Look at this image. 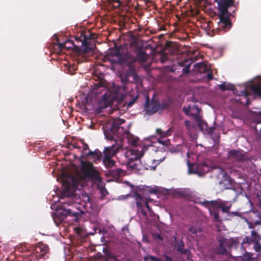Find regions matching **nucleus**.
Masks as SVG:
<instances>
[{
    "label": "nucleus",
    "instance_id": "1",
    "mask_svg": "<svg viewBox=\"0 0 261 261\" xmlns=\"http://www.w3.org/2000/svg\"><path fill=\"white\" fill-rule=\"evenodd\" d=\"M218 4V16L219 21L217 23L218 27L214 28L212 33L208 34L213 36L216 34H220V32H226L232 27V22L230 19L231 16H234L235 12L237 10L234 0H215Z\"/></svg>",
    "mask_w": 261,
    "mask_h": 261
},
{
    "label": "nucleus",
    "instance_id": "2",
    "mask_svg": "<svg viewBox=\"0 0 261 261\" xmlns=\"http://www.w3.org/2000/svg\"><path fill=\"white\" fill-rule=\"evenodd\" d=\"M144 153L142 149L139 151L133 149L126 151L125 155V158L127 159L126 166L129 170L134 171L136 173L141 170L142 163L140 159L144 155Z\"/></svg>",
    "mask_w": 261,
    "mask_h": 261
},
{
    "label": "nucleus",
    "instance_id": "3",
    "mask_svg": "<svg viewBox=\"0 0 261 261\" xmlns=\"http://www.w3.org/2000/svg\"><path fill=\"white\" fill-rule=\"evenodd\" d=\"M122 148L121 144H112L110 146L106 147L104 150L103 163L107 168H111L115 165V162L111 157L115 155L118 151Z\"/></svg>",
    "mask_w": 261,
    "mask_h": 261
},
{
    "label": "nucleus",
    "instance_id": "4",
    "mask_svg": "<svg viewBox=\"0 0 261 261\" xmlns=\"http://www.w3.org/2000/svg\"><path fill=\"white\" fill-rule=\"evenodd\" d=\"M81 171L84 176L95 181H101L99 172L94 168L92 163L81 161Z\"/></svg>",
    "mask_w": 261,
    "mask_h": 261
},
{
    "label": "nucleus",
    "instance_id": "5",
    "mask_svg": "<svg viewBox=\"0 0 261 261\" xmlns=\"http://www.w3.org/2000/svg\"><path fill=\"white\" fill-rule=\"evenodd\" d=\"M136 59L129 53H124L118 61L119 65H125L129 67L127 74L135 76L136 73L134 68V63Z\"/></svg>",
    "mask_w": 261,
    "mask_h": 261
},
{
    "label": "nucleus",
    "instance_id": "6",
    "mask_svg": "<svg viewBox=\"0 0 261 261\" xmlns=\"http://www.w3.org/2000/svg\"><path fill=\"white\" fill-rule=\"evenodd\" d=\"M242 244H253L254 250L256 252H259L261 251V235L252 230L250 237L246 236L244 238Z\"/></svg>",
    "mask_w": 261,
    "mask_h": 261
},
{
    "label": "nucleus",
    "instance_id": "7",
    "mask_svg": "<svg viewBox=\"0 0 261 261\" xmlns=\"http://www.w3.org/2000/svg\"><path fill=\"white\" fill-rule=\"evenodd\" d=\"M189 171L191 173L197 174L199 176H203L212 169L211 167L205 163L189 164L188 163Z\"/></svg>",
    "mask_w": 261,
    "mask_h": 261
},
{
    "label": "nucleus",
    "instance_id": "8",
    "mask_svg": "<svg viewBox=\"0 0 261 261\" xmlns=\"http://www.w3.org/2000/svg\"><path fill=\"white\" fill-rule=\"evenodd\" d=\"M227 159L235 162L244 163L250 160L247 153L239 149H231L229 150L227 154Z\"/></svg>",
    "mask_w": 261,
    "mask_h": 261
},
{
    "label": "nucleus",
    "instance_id": "9",
    "mask_svg": "<svg viewBox=\"0 0 261 261\" xmlns=\"http://www.w3.org/2000/svg\"><path fill=\"white\" fill-rule=\"evenodd\" d=\"M219 242V246L217 248L218 254L226 255L227 253L226 248H229L236 243V239L234 238L227 239L224 237H219L217 239Z\"/></svg>",
    "mask_w": 261,
    "mask_h": 261
},
{
    "label": "nucleus",
    "instance_id": "10",
    "mask_svg": "<svg viewBox=\"0 0 261 261\" xmlns=\"http://www.w3.org/2000/svg\"><path fill=\"white\" fill-rule=\"evenodd\" d=\"M95 35L94 34H90L89 36L85 35L84 40L82 43V46L81 48H77L79 53L80 54L86 55L93 54V44H90L89 42L87 40V39H91L94 38Z\"/></svg>",
    "mask_w": 261,
    "mask_h": 261
},
{
    "label": "nucleus",
    "instance_id": "11",
    "mask_svg": "<svg viewBox=\"0 0 261 261\" xmlns=\"http://www.w3.org/2000/svg\"><path fill=\"white\" fill-rule=\"evenodd\" d=\"M165 159V156L161 158H148L143 160V167L146 170H154L158 165H159Z\"/></svg>",
    "mask_w": 261,
    "mask_h": 261
},
{
    "label": "nucleus",
    "instance_id": "12",
    "mask_svg": "<svg viewBox=\"0 0 261 261\" xmlns=\"http://www.w3.org/2000/svg\"><path fill=\"white\" fill-rule=\"evenodd\" d=\"M160 103L158 100H152L149 102V98L147 97L145 103V110L148 115H152L160 111Z\"/></svg>",
    "mask_w": 261,
    "mask_h": 261
},
{
    "label": "nucleus",
    "instance_id": "13",
    "mask_svg": "<svg viewBox=\"0 0 261 261\" xmlns=\"http://www.w3.org/2000/svg\"><path fill=\"white\" fill-rule=\"evenodd\" d=\"M123 54H121L117 48H111L106 55L105 58L112 63L118 64V60Z\"/></svg>",
    "mask_w": 261,
    "mask_h": 261
},
{
    "label": "nucleus",
    "instance_id": "14",
    "mask_svg": "<svg viewBox=\"0 0 261 261\" xmlns=\"http://www.w3.org/2000/svg\"><path fill=\"white\" fill-rule=\"evenodd\" d=\"M133 197L136 200L138 212H140L143 216H147V213L144 209V200L143 197L137 192H134Z\"/></svg>",
    "mask_w": 261,
    "mask_h": 261
},
{
    "label": "nucleus",
    "instance_id": "15",
    "mask_svg": "<svg viewBox=\"0 0 261 261\" xmlns=\"http://www.w3.org/2000/svg\"><path fill=\"white\" fill-rule=\"evenodd\" d=\"M49 251V248L47 245L39 242L36 244L34 249V253L37 257L43 258L44 255Z\"/></svg>",
    "mask_w": 261,
    "mask_h": 261
},
{
    "label": "nucleus",
    "instance_id": "16",
    "mask_svg": "<svg viewBox=\"0 0 261 261\" xmlns=\"http://www.w3.org/2000/svg\"><path fill=\"white\" fill-rule=\"evenodd\" d=\"M112 101L111 97L108 94L105 93L102 95V98L99 100L98 105L99 110H103L112 106Z\"/></svg>",
    "mask_w": 261,
    "mask_h": 261
},
{
    "label": "nucleus",
    "instance_id": "17",
    "mask_svg": "<svg viewBox=\"0 0 261 261\" xmlns=\"http://www.w3.org/2000/svg\"><path fill=\"white\" fill-rule=\"evenodd\" d=\"M125 120L123 119L119 118L115 120L112 125V130L114 132H117L120 136L124 133V128L120 126L121 124L124 123Z\"/></svg>",
    "mask_w": 261,
    "mask_h": 261
},
{
    "label": "nucleus",
    "instance_id": "18",
    "mask_svg": "<svg viewBox=\"0 0 261 261\" xmlns=\"http://www.w3.org/2000/svg\"><path fill=\"white\" fill-rule=\"evenodd\" d=\"M104 134L105 137L110 140L113 141L114 142L113 144H120L118 143V141L116 140V138H119L121 136L117 132H114L112 130V128L111 130H105Z\"/></svg>",
    "mask_w": 261,
    "mask_h": 261
},
{
    "label": "nucleus",
    "instance_id": "19",
    "mask_svg": "<svg viewBox=\"0 0 261 261\" xmlns=\"http://www.w3.org/2000/svg\"><path fill=\"white\" fill-rule=\"evenodd\" d=\"M61 209L63 210L62 214L66 217L67 216H73L75 218V220L77 221L80 216L79 213L73 212L70 208H67L65 205V203H63L61 205Z\"/></svg>",
    "mask_w": 261,
    "mask_h": 261
},
{
    "label": "nucleus",
    "instance_id": "20",
    "mask_svg": "<svg viewBox=\"0 0 261 261\" xmlns=\"http://www.w3.org/2000/svg\"><path fill=\"white\" fill-rule=\"evenodd\" d=\"M192 63V59L188 58L182 61L178 62V64L180 67H184L182 69V72L184 74H188L190 72V67Z\"/></svg>",
    "mask_w": 261,
    "mask_h": 261
},
{
    "label": "nucleus",
    "instance_id": "21",
    "mask_svg": "<svg viewBox=\"0 0 261 261\" xmlns=\"http://www.w3.org/2000/svg\"><path fill=\"white\" fill-rule=\"evenodd\" d=\"M148 57V56L146 53L142 49L139 48L137 50V56L136 57H135L136 61L144 62L147 61Z\"/></svg>",
    "mask_w": 261,
    "mask_h": 261
},
{
    "label": "nucleus",
    "instance_id": "22",
    "mask_svg": "<svg viewBox=\"0 0 261 261\" xmlns=\"http://www.w3.org/2000/svg\"><path fill=\"white\" fill-rule=\"evenodd\" d=\"M126 137L129 144L133 146H137L138 144L139 138L138 137L134 136L129 133L126 134Z\"/></svg>",
    "mask_w": 261,
    "mask_h": 261
},
{
    "label": "nucleus",
    "instance_id": "23",
    "mask_svg": "<svg viewBox=\"0 0 261 261\" xmlns=\"http://www.w3.org/2000/svg\"><path fill=\"white\" fill-rule=\"evenodd\" d=\"M218 87L219 89L222 91L226 90H231L234 91V90H237L234 88V86L229 83L224 82L223 83L219 85Z\"/></svg>",
    "mask_w": 261,
    "mask_h": 261
},
{
    "label": "nucleus",
    "instance_id": "24",
    "mask_svg": "<svg viewBox=\"0 0 261 261\" xmlns=\"http://www.w3.org/2000/svg\"><path fill=\"white\" fill-rule=\"evenodd\" d=\"M178 245L176 247L177 251L182 255L187 254L189 250L188 249H184L185 243L184 242L180 240L179 242H177Z\"/></svg>",
    "mask_w": 261,
    "mask_h": 261
},
{
    "label": "nucleus",
    "instance_id": "25",
    "mask_svg": "<svg viewBox=\"0 0 261 261\" xmlns=\"http://www.w3.org/2000/svg\"><path fill=\"white\" fill-rule=\"evenodd\" d=\"M59 47L62 49L64 48H71L73 47H75L77 49L78 46H76L74 44V41L73 40H68L66 41L65 43H59Z\"/></svg>",
    "mask_w": 261,
    "mask_h": 261
},
{
    "label": "nucleus",
    "instance_id": "26",
    "mask_svg": "<svg viewBox=\"0 0 261 261\" xmlns=\"http://www.w3.org/2000/svg\"><path fill=\"white\" fill-rule=\"evenodd\" d=\"M223 202L224 201H222L220 199L212 200L211 210H212V211H217L218 209H221Z\"/></svg>",
    "mask_w": 261,
    "mask_h": 261
},
{
    "label": "nucleus",
    "instance_id": "27",
    "mask_svg": "<svg viewBox=\"0 0 261 261\" xmlns=\"http://www.w3.org/2000/svg\"><path fill=\"white\" fill-rule=\"evenodd\" d=\"M183 110H184V112L185 113V114L187 115H189V112L192 110H195L197 111L196 115L199 116V114L200 113V109L197 106H194L193 107H191L190 106H189L187 107H184L183 108Z\"/></svg>",
    "mask_w": 261,
    "mask_h": 261
},
{
    "label": "nucleus",
    "instance_id": "28",
    "mask_svg": "<svg viewBox=\"0 0 261 261\" xmlns=\"http://www.w3.org/2000/svg\"><path fill=\"white\" fill-rule=\"evenodd\" d=\"M103 252L106 260L109 261L112 259H116L115 256L107 248H103Z\"/></svg>",
    "mask_w": 261,
    "mask_h": 261
},
{
    "label": "nucleus",
    "instance_id": "29",
    "mask_svg": "<svg viewBox=\"0 0 261 261\" xmlns=\"http://www.w3.org/2000/svg\"><path fill=\"white\" fill-rule=\"evenodd\" d=\"M122 5L120 0H109V6L114 9H117Z\"/></svg>",
    "mask_w": 261,
    "mask_h": 261
},
{
    "label": "nucleus",
    "instance_id": "30",
    "mask_svg": "<svg viewBox=\"0 0 261 261\" xmlns=\"http://www.w3.org/2000/svg\"><path fill=\"white\" fill-rule=\"evenodd\" d=\"M195 67L200 72H204L207 71L208 67L203 63H198L195 64Z\"/></svg>",
    "mask_w": 261,
    "mask_h": 261
},
{
    "label": "nucleus",
    "instance_id": "31",
    "mask_svg": "<svg viewBox=\"0 0 261 261\" xmlns=\"http://www.w3.org/2000/svg\"><path fill=\"white\" fill-rule=\"evenodd\" d=\"M109 172L111 176L115 177L120 176L123 173V170L119 168H115L110 170Z\"/></svg>",
    "mask_w": 261,
    "mask_h": 261
},
{
    "label": "nucleus",
    "instance_id": "32",
    "mask_svg": "<svg viewBox=\"0 0 261 261\" xmlns=\"http://www.w3.org/2000/svg\"><path fill=\"white\" fill-rule=\"evenodd\" d=\"M170 130L169 129L166 132H163L161 128H157L156 129V133L158 135H159L161 138H166L169 135H170Z\"/></svg>",
    "mask_w": 261,
    "mask_h": 261
},
{
    "label": "nucleus",
    "instance_id": "33",
    "mask_svg": "<svg viewBox=\"0 0 261 261\" xmlns=\"http://www.w3.org/2000/svg\"><path fill=\"white\" fill-rule=\"evenodd\" d=\"M252 89L255 94L261 96V85L253 86Z\"/></svg>",
    "mask_w": 261,
    "mask_h": 261
},
{
    "label": "nucleus",
    "instance_id": "34",
    "mask_svg": "<svg viewBox=\"0 0 261 261\" xmlns=\"http://www.w3.org/2000/svg\"><path fill=\"white\" fill-rule=\"evenodd\" d=\"M77 66L75 64L69 65L68 66L67 70L69 74L72 75L74 74V71L76 70Z\"/></svg>",
    "mask_w": 261,
    "mask_h": 261
},
{
    "label": "nucleus",
    "instance_id": "35",
    "mask_svg": "<svg viewBox=\"0 0 261 261\" xmlns=\"http://www.w3.org/2000/svg\"><path fill=\"white\" fill-rule=\"evenodd\" d=\"M231 205H230L229 206L226 205V202L224 201L222 204V206L221 207V209L222 210V212L224 213H229V211L230 210V208L231 207Z\"/></svg>",
    "mask_w": 261,
    "mask_h": 261
},
{
    "label": "nucleus",
    "instance_id": "36",
    "mask_svg": "<svg viewBox=\"0 0 261 261\" xmlns=\"http://www.w3.org/2000/svg\"><path fill=\"white\" fill-rule=\"evenodd\" d=\"M201 204L204 206L205 207L208 208L210 213L212 214V210L211 207H212V201H204L202 202H201Z\"/></svg>",
    "mask_w": 261,
    "mask_h": 261
},
{
    "label": "nucleus",
    "instance_id": "37",
    "mask_svg": "<svg viewBox=\"0 0 261 261\" xmlns=\"http://www.w3.org/2000/svg\"><path fill=\"white\" fill-rule=\"evenodd\" d=\"M170 106V103L167 101H163L160 103V111H162L167 108Z\"/></svg>",
    "mask_w": 261,
    "mask_h": 261
},
{
    "label": "nucleus",
    "instance_id": "38",
    "mask_svg": "<svg viewBox=\"0 0 261 261\" xmlns=\"http://www.w3.org/2000/svg\"><path fill=\"white\" fill-rule=\"evenodd\" d=\"M101 156V153L98 150H95L94 155L92 156V158L96 160L99 161L100 160Z\"/></svg>",
    "mask_w": 261,
    "mask_h": 261
},
{
    "label": "nucleus",
    "instance_id": "39",
    "mask_svg": "<svg viewBox=\"0 0 261 261\" xmlns=\"http://www.w3.org/2000/svg\"><path fill=\"white\" fill-rule=\"evenodd\" d=\"M144 259L145 261H147V259H149L150 261H162L160 258L152 255L145 257Z\"/></svg>",
    "mask_w": 261,
    "mask_h": 261
},
{
    "label": "nucleus",
    "instance_id": "40",
    "mask_svg": "<svg viewBox=\"0 0 261 261\" xmlns=\"http://www.w3.org/2000/svg\"><path fill=\"white\" fill-rule=\"evenodd\" d=\"M89 150V146L86 144H83V153L81 155L82 158H84L85 153H87L86 151Z\"/></svg>",
    "mask_w": 261,
    "mask_h": 261
},
{
    "label": "nucleus",
    "instance_id": "41",
    "mask_svg": "<svg viewBox=\"0 0 261 261\" xmlns=\"http://www.w3.org/2000/svg\"><path fill=\"white\" fill-rule=\"evenodd\" d=\"M214 216V220L217 222L220 221V219L219 218V213L217 211H212V214Z\"/></svg>",
    "mask_w": 261,
    "mask_h": 261
},
{
    "label": "nucleus",
    "instance_id": "42",
    "mask_svg": "<svg viewBox=\"0 0 261 261\" xmlns=\"http://www.w3.org/2000/svg\"><path fill=\"white\" fill-rule=\"evenodd\" d=\"M253 254L249 252H246L244 254V259L246 260H251L252 258Z\"/></svg>",
    "mask_w": 261,
    "mask_h": 261
},
{
    "label": "nucleus",
    "instance_id": "43",
    "mask_svg": "<svg viewBox=\"0 0 261 261\" xmlns=\"http://www.w3.org/2000/svg\"><path fill=\"white\" fill-rule=\"evenodd\" d=\"M189 232L191 234H195L197 233V229L193 226H191L188 229Z\"/></svg>",
    "mask_w": 261,
    "mask_h": 261
},
{
    "label": "nucleus",
    "instance_id": "44",
    "mask_svg": "<svg viewBox=\"0 0 261 261\" xmlns=\"http://www.w3.org/2000/svg\"><path fill=\"white\" fill-rule=\"evenodd\" d=\"M214 76L212 72H208L206 74V79L207 81H210L213 79Z\"/></svg>",
    "mask_w": 261,
    "mask_h": 261
},
{
    "label": "nucleus",
    "instance_id": "45",
    "mask_svg": "<svg viewBox=\"0 0 261 261\" xmlns=\"http://www.w3.org/2000/svg\"><path fill=\"white\" fill-rule=\"evenodd\" d=\"M144 205L145 206V207L147 208L148 211L151 213L152 212V210H151V207L149 206V204H148V201L147 200L145 201V203H144Z\"/></svg>",
    "mask_w": 261,
    "mask_h": 261
},
{
    "label": "nucleus",
    "instance_id": "46",
    "mask_svg": "<svg viewBox=\"0 0 261 261\" xmlns=\"http://www.w3.org/2000/svg\"><path fill=\"white\" fill-rule=\"evenodd\" d=\"M95 151H92L91 150H89L88 152H87V153H85L86 156H93V155H94Z\"/></svg>",
    "mask_w": 261,
    "mask_h": 261
},
{
    "label": "nucleus",
    "instance_id": "47",
    "mask_svg": "<svg viewBox=\"0 0 261 261\" xmlns=\"http://www.w3.org/2000/svg\"><path fill=\"white\" fill-rule=\"evenodd\" d=\"M167 60V57L165 55H162L161 58V61L162 63H164Z\"/></svg>",
    "mask_w": 261,
    "mask_h": 261
},
{
    "label": "nucleus",
    "instance_id": "48",
    "mask_svg": "<svg viewBox=\"0 0 261 261\" xmlns=\"http://www.w3.org/2000/svg\"><path fill=\"white\" fill-rule=\"evenodd\" d=\"M231 215H233L234 216H239L240 215L239 213L238 212H231Z\"/></svg>",
    "mask_w": 261,
    "mask_h": 261
},
{
    "label": "nucleus",
    "instance_id": "49",
    "mask_svg": "<svg viewBox=\"0 0 261 261\" xmlns=\"http://www.w3.org/2000/svg\"><path fill=\"white\" fill-rule=\"evenodd\" d=\"M165 261H173V259L167 255L165 256Z\"/></svg>",
    "mask_w": 261,
    "mask_h": 261
},
{
    "label": "nucleus",
    "instance_id": "50",
    "mask_svg": "<svg viewBox=\"0 0 261 261\" xmlns=\"http://www.w3.org/2000/svg\"><path fill=\"white\" fill-rule=\"evenodd\" d=\"M135 99H133L131 101H130L128 103V106H132L135 102Z\"/></svg>",
    "mask_w": 261,
    "mask_h": 261
},
{
    "label": "nucleus",
    "instance_id": "51",
    "mask_svg": "<svg viewBox=\"0 0 261 261\" xmlns=\"http://www.w3.org/2000/svg\"><path fill=\"white\" fill-rule=\"evenodd\" d=\"M72 147L73 148H80L81 147L79 145H77V144H73L71 145Z\"/></svg>",
    "mask_w": 261,
    "mask_h": 261
},
{
    "label": "nucleus",
    "instance_id": "52",
    "mask_svg": "<svg viewBox=\"0 0 261 261\" xmlns=\"http://www.w3.org/2000/svg\"><path fill=\"white\" fill-rule=\"evenodd\" d=\"M150 193H156V190L154 189H150Z\"/></svg>",
    "mask_w": 261,
    "mask_h": 261
},
{
    "label": "nucleus",
    "instance_id": "53",
    "mask_svg": "<svg viewBox=\"0 0 261 261\" xmlns=\"http://www.w3.org/2000/svg\"><path fill=\"white\" fill-rule=\"evenodd\" d=\"M123 82H127L128 81V77H125L124 79L122 80Z\"/></svg>",
    "mask_w": 261,
    "mask_h": 261
},
{
    "label": "nucleus",
    "instance_id": "54",
    "mask_svg": "<svg viewBox=\"0 0 261 261\" xmlns=\"http://www.w3.org/2000/svg\"><path fill=\"white\" fill-rule=\"evenodd\" d=\"M157 237H158V238H159L160 240H163L162 238L159 234L157 235Z\"/></svg>",
    "mask_w": 261,
    "mask_h": 261
},
{
    "label": "nucleus",
    "instance_id": "55",
    "mask_svg": "<svg viewBox=\"0 0 261 261\" xmlns=\"http://www.w3.org/2000/svg\"><path fill=\"white\" fill-rule=\"evenodd\" d=\"M249 228H254V226H252L251 225H249Z\"/></svg>",
    "mask_w": 261,
    "mask_h": 261
},
{
    "label": "nucleus",
    "instance_id": "56",
    "mask_svg": "<svg viewBox=\"0 0 261 261\" xmlns=\"http://www.w3.org/2000/svg\"><path fill=\"white\" fill-rule=\"evenodd\" d=\"M71 203H72V202L71 201H70L69 203H67V204L69 205Z\"/></svg>",
    "mask_w": 261,
    "mask_h": 261
},
{
    "label": "nucleus",
    "instance_id": "57",
    "mask_svg": "<svg viewBox=\"0 0 261 261\" xmlns=\"http://www.w3.org/2000/svg\"><path fill=\"white\" fill-rule=\"evenodd\" d=\"M159 142L160 143H162L163 144V143L161 142V141L159 140Z\"/></svg>",
    "mask_w": 261,
    "mask_h": 261
},
{
    "label": "nucleus",
    "instance_id": "58",
    "mask_svg": "<svg viewBox=\"0 0 261 261\" xmlns=\"http://www.w3.org/2000/svg\"><path fill=\"white\" fill-rule=\"evenodd\" d=\"M255 224H258V223L257 222H256V223H255Z\"/></svg>",
    "mask_w": 261,
    "mask_h": 261
},
{
    "label": "nucleus",
    "instance_id": "59",
    "mask_svg": "<svg viewBox=\"0 0 261 261\" xmlns=\"http://www.w3.org/2000/svg\"><path fill=\"white\" fill-rule=\"evenodd\" d=\"M180 2H181L182 0H179Z\"/></svg>",
    "mask_w": 261,
    "mask_h": 261
}]
</instances>
